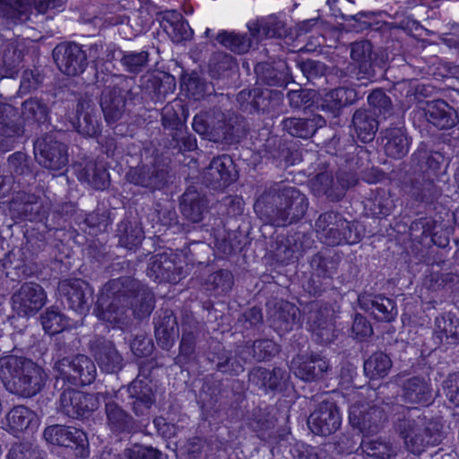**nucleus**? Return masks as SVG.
<instances>
[{
	"label": "nucleus",
	"mask_w": 459,
	"mask_h": 459,
	"mask_svg": "<svg viewBox=\"0 0 459 459\" xmlns=\"http://www.w3.org/2000/svg\"><path fill=\"white\" fill-rule=\"evenodd\" d=\"M106 82H109L100 95V106L108 125L120 121L126 112L127 101H134L138 95L134 80L123 74H111Z\"/></svg>",
	"instance_id": "obj_4"
},
{
	"label": "nucleus",
	"mask_w": 459,
	"mask_h": 459,
	"mask_svg": "<svg viewBox=\"0 0 459 459\" xmlns=\"http://www.w3.org/2000/svg\"><path fill=\"white\" fill-rule=\"evenodd\" d=\"M309 329L332 322L333 310L325 304L312 301L305 308Z\"/></svg>",
	"instance_id": "obj_62"
},
{
	"label": "nucleus",
	"mask_w": 459,
	"mask_h": 459,
	"mask_svg": "<svg viewBox=\"0 0 459 459\" xmlns=\"http://www.w3.org/2000/svg\"><path fill=\"white\" fill-rule=\"evenodd\" d=\"M12 216L23 221H41L47 210L39 196L24 191L17 192L10 201Z\"/></svg>",
	"instance_id": "obj_27"
},
{
	"label": "nucleus",
	"mask_w": 459,
	"mask_h": 459,
	"mask_svg": "<svg viewBox=\"0 0 459 459\" xmlns=\"http://www.w3.org/2000/svg\"><path fill=\"white\" fill-rule=\"evenodd\" d=\"M261 154L275 160L284 161L286 164H292L290 160V151L286 147L284 142L277 135L269 136L263 143Z\"/></svg>",
	"instance_id": "obj_60"
},
{
	"label": "nucleus",
	"mask_w": 459,
	"mask_h": 459,
	"mask_svg": "<svg viewBox=\"0 0 459 459\" xmlns=\"http://www.w3.org/2000/svg\"><path fill=\"white\" fill-rule=\"evenodd\" d=\"M310 266L313 275L323 280L331 279L336 273L339 257L329 249H322L316 253L310 259Z\"/></svg>",
	"instance_id": "obj_51"
},
{
	"label": "nucleus",
	"mask_w": 459,
	"mask_h": 459,
	"mask_svg": "<svg viewBox=\"0 0 459 459\" xmlns=\"http://www.w3.org/2000/svg\"><path fill=\"white\" fill-rule=\"evenodd\" d=\"M351 57L356 63L357 80L370 79L375 76L373 66V46L368 40L353 42L351 45Z\"/></svg>",
	"instance_id": "obj_42"
},
{
	"label": "nucleus",
	"mask_w": 459,
	"mask_h": 459,
	"mask_svg": "<svg viewBox=\"0 0 459 459\" xmlns=\"http://www.w3.org/2000/svg\"><path fill=\"white\" fill-rule=\"evenodd\" d=\"M54 370L57 381L74 386L91 385L97 377L94 362L83 354L63 357L55 363Z\"/></svg>",
	"instance_id": "obj_6"
},
{
	"label": "nucleus",
	"mask_w": 459,
	"mask_h": 459,
	"mask_svg": "<svg viewBox=\"0 0 459 459\" xmlns=\"http://www.w3.org/2000/svg\"><path fill=\"white\" fill-rule=\"evenodd\" d=\"M308 205L307 195L298 187L273 183L257 197L254 210L264 223L285 227L300 221Z\"/></svg>",
	"instance_id": "obj_1"
},
{
	"label": "nucleus",
	"mask_w": 459,
	"mask_h": 459,
	"mask_svg": "<svg viewBox=\"0 0 459 459\" xmlns=\"http://www.w3.org/2000/svg\"><path fill=\"white\" fill-rule=\"evenodd\" d=\"M62 302L72 310L84 314L93 302V291L89 284L80 279L65 280L59 283Z\"/></svg>",
	"instance_id": "obj_18"
},
{
	"label": "nucleus",
	"mask_w": 459,
	"mask_h": 459,
	"mask_svg": "<svg viewBox=\"0 0 459 459\" xmlns=\"http://www.w3.org/2000/svg\"><path fill=\"white\" fill-rule=\"evenodd\" d=\"M385 419L384 410L377 405L356 403L350 407V423L364 436L378 432Z\"/></svg>",
	"instance_id": "obj_22"
},
{
	"label": "nucleus",
	"mask_w": 459,
	"mask_h": 459,
	"mask_svg": "<svg viewBox=\"0 0 459 459\" xmlns=\"http://www.w3.org/2000/svg\"><path fill=\"white\" fill-rule=\"evenodd\" d=\"M181 115L185 116V107L179 101L174 100L164 106L161 109V125L165 133L186 126Z\"/></svg>",
	"instance_id": "obj_57"
},
{
	"label": "nucleus",
	"mask_w": 459,
	"mask_h": 459,
	"mask_svg": "<svg viewBox=\"0 0 459 459\" xmlns=\"http://www.w3.org/2000/svg\"><path fill=\"white\" fill-rule=\"evenodd\" d=\"M43 437L51 445L74 450V454L78 457L84 458L89 455L86 434L79 429L55 424L44 429Z\"/></svg>",
	"instance_id": "obj_11"
},
{
	"label": "nucleus",
	"mask_w": 459,
	"mask_h": 459,
	"mask_svg": "<svg viewBox=\"0 0 459 459\" xmlns=\"http://www.w3.org/2000/svg\"><path fill=\"white\" fill-rule=\"evenodd\" d=\"M165 134L168 137L167 147L178 153L190 152L196 148V140L187 133L186 126Z\"/></svg>",
	"instance_id": "obj_61"
},
{
	"label": "nucleus",
	"mask_w": 459,
	"mask_h": 459,
	"mask_svg": "<svg viewBox=\"0 0 459 459\" xmlns=\"http://www.w3.org/2000/svg\"><path fill=\"white\" fill-rule=\"evenodd\" d=\"M127 404L137 417L148 416L155 404L156 394L151 381L135 378L126 387Z\"/></svg>",
	"instance_id": "obj_24"
},
{
	"label": "nucleus",
	"mask_w": 459,
	"mask_h": 459,
	"mask_svg": "<svg viewBox=\"0 0 459 459\" xmlns=\"http://www.w3.org/2000/svg\"><path fill=\"white\" fill-rule=\"evenodd\" d=\"M117 237L121 247L132 249L142 243L144 235L137 221L125 219L117 225Z\"/></svg>",
	"instance_id": "obj_53"
},
{
	"label": "nucleus",
	"mask_w": 459,
	"mask_h": 459,
	"mask_svg": "<svg viewBox=\"0 0 459 459\" xmlns=\"http://www.w3.org/2000/svg\"><path fill=\"white\" fill-rule=\"evenodd\" d=\"M31 6L30 0H0V17L14 24L30 19Z\"/></svg>",
	"instance_id": "obj_52"
},
{
	"label": "nucleus",
	"mask_w": 459,
	"mask_h": 459,
	"mask_svg": "<svg viewBox=\"0 0 459 459\" xmlns=\"http://www.w3.org/2000/svg\"><path fill=\"white\" fill-rule=\"evenodd\" d=\"M24 132L18 108L0 102V149L6 152L13 148L22 138Z\"/></svg>",
	"instance_id": "obj_16"
},
{
	"label": "nucleus",
	"mask_w": 459,
	"mask_h": 459,
	"mask_svg": "<svg viewBox=\"0 0 459 459\" xmlns=\"http://www.w3.org/2000/svg\"><path fill=\"white\" fill-rule=\"evenodd\" d=\"M141 91L152 102H162L176 89V79L173 75L160 72L147 74L141 78Z\"/></svg>",
	"instance_id": "obj_31"
},
{
	"label": "nucleus",
	"mask_w": 459,
	"mask_h": 459,
	"mask_svg": "<svg viewBox=\"0 0 459 459\" xmlns=\"http://www.w3.org/2000/svg\"><path fill=\"white\" fill-rule=\"evenodd\" d=\"M207 207L208 202L204 195L198 192L195 186H189L181 196V212L189 221H201L207 212Z\"/></svg>",
	"instance_id": "obj_43"
},
{
	"label": "nucleus",
	"mask_w": 459,
	"mask_h": 459,
	"mask_svg": "<svg viewBox=\"0 0 459 459\" xmlns=\"http://www.w3.org/2000/svg\"><path fill=\"white\" fill-rule=\"evenodd\" d=\"M107 425L114 434H130L136 431L134 419L114 401L105 404Z\"/></svg>",
	"instance_id": "obj_39"
},
{
	"label": "nucleus",
	"mask_w": 459,
	"mask_h": 459,
	"mask_svg": "<svg viewBox=\"0 0 459 459\" xmlns=\"http://www.w3.org/2000/svg\"><path fill=\"white\" fill-rule=\"evenodd\" d=\"M34 153L38 163L49 170H61L69 161L67 145L58 139L56 133L38 138L34 143Z\"/></svg>",
	"instance_id": "obj_10"
},
{
	"label": "nucleus",
	"mask_w": 459,
	"mask_h": 459,
	"mask_svg": "<svg viewBox=\"0 0 459 459\" xmlns=\"http://www.w3.org/2000/svg\"><path fill=\"white\" fill-rule=\"evenodd\" d=\"M310 187L316 196H325L331 202L341 200L334 178L329 172L318 173L310 180Z\"/></svg>",
	"instance_id": "obj_54"
},
{
	"label": "nucleus",
	"mask_w": 459,
	"mask_h": 459,
	"mask_svg": "<svg viewBox=\"0 0 459 459\" xmlns=\"http://www.w3.org/2000/svg\"><path fill=\"white\" fill-rule=\"evenodd\" d=\"M235 68H237L235 58L225 52H215L209 59L208 73L213 79L228 77Z\"/></svg>",
	"instance_id": "obj_55"
},
{
	"label": "nucleus",
	"mask_w": 459,
	"mask_h": 459,
	"mask_svg": "<svg viewBox=\"0 0 459 459\" xmlns=\"http://www.w3.org/2000/svg\"><path fill=\"white\" fill-rule=\"evenodd\" d=\"M392 367L391 359L383 352L373 353L364 362V371L371 378L384 377Z\"/></svg>",
	"instance_id": "obj_63"
},
{
	"label": "nucleus",
	"mask_w": 459,
	"mask_h": 459,
	"mask_svg": "<svg viewBox=\"0 0 459 459\" xmlns=\"http://www.w3.org/2000/svg\"><path fill=\"white\" fill-rule=\"evenodd\" d=\"M358 304L377 322L392 323L398 315L395 301L382 294L361 293L358 297Z\"/></svg>",
	"instance_id": "obj_23"
},
{
	"label": "nucleus",
	"mask_w": 459,
	"mask_h": 459,
	"mask_svg": "<svg viewBox=\"0 0 459 459\" xmlns=\"http://www.w3.org/2000/svg\"><path fill=\"white\" fill-rule=\"evenodd\" d=\"M22 115L24 120L44 124L48 120L49 108L43 100L30 98L22 104Z\"/></svg>",
	"instance_id": "obj_58"
},
{
	"label": "nucleus",
	"mask_w": 459,
	"mask_h": 459,
	"mask_svg": "<svg viewBox=\"0 0 459 459\" xmlns=\"http://www.w3.org/2000/svg\"><path fill=\"white\" fill-rule=\"evenodd\" d=\"M385 153L393 159L405 157L410 150L411 138L403 127H390L381 132Z\"/></svg>",
	"instance_id": "obj_38"
},
{
	"label": "nucleus",
	"mask_w": 459,
	"mask_h": 459,
	"mask_svg": "<svg viewBox=\"0 0 459 459\" xmlns=\"http://www.w3.org/2000/svg\"><path fill=\"white\" fill-rule=\"evenodd\" d=\"M271 324L274 328L282 332H289L299 322V308L287 301H281L270 312Z\"/></svg>",
	"instance_id": "obj_46"
},
{
	"label": "nucleus",
	"mask_w": 459,
	"mask_h": 459,
	"mask_svg": "<svg viewBox=\"0 0 459 459\" xmlns=\"http://www.w3.org/2000/svg\"><path fill=\"white\" fill-rule=\"evenodd\" d=\"M281 125L282 130L291 136L308 139L325 125V120L319 115H313L308 117H286Z\"/></svg>",
	"instance_id": "obj_41"
},
{
	"label": "nucleus",
	"mask_w": 459,
	"mask_h": 459,
	"mask_svg": "<svg viewBox=\"0 0 459 459\" xmlns=\"http://www.w3.org/2000/svg\"><path fill=\"white\" fill-rule=\"evenodd\" d=\"M182 273L177 266L176 257L172 254L160 253L152 255L147 265L146 274L154 281H178Z\"/></svg>",
	"instance_id": "obj_33"
},
{
	"label": "nucleus",
	"mask_w": 459,
	"mask_h": 459,
	"mask_svg": "<svg viewBox=\"0 0 459 459\" xmlns=\"http://www.w3.org/2000/svg\"><path fill=\"white\" fill-rule=\"evenodd\" d=\"M35 413L24 405L14 406L6 415L8 427L13 432H22L29 428Z\"/></svg>",
	"instance_id": "obj_64"
},
{
	"label": "nucleus",
	"mask_w": 459,
	"mask_h": 459,
	"mask_svg": "<svg viewBox=\"0 0 459 459\" xmlns=\"http://www.w3.org/2000/svg\"><path fill=\"white\" fill-rule=\"evenodd\" d=\"M215 39L223 47L237 54H244L251 48V38L247 34L222 30Z\"/></svg>",
	"instance_id": "obj_59"
},
{
	"label": "nucleus",
	"mask_w": 459,
	"mask_h": 459,
	"mask_svg": "<svg viewBox=\"0 0 459 459\" xmlns=\"http://www.w3.org/2000/svg\"><path fill=\"white\" fill-rule=\"evenodd\" d=\"M48 375L30 359L13 355L0 358V380L12 394L31 398L45 387Z\"/></svg>",
	"instance_id": "obj_3"
},
{
	"label": "nucleus",
	"mask_w": 459,
	"mask_h": 459,
	"mask_svg": "<svg viewBox=\"0 0 459 459\" xmlns=\"http://www.w3.org/2000/svg\"><path fill=\"white\" fill-rule=\"evenodd\" d=\"M393 427L406 451L414 455H421L442 440L440 424L417 409L398 405Z\"/></svg>",
	"instance_id": "obj_2"
},
{
	"label": "nucleus",
	"mask_w": 459,
	"mask_h": 459,
	"mask_svg": "<svg viewBox=\"0 0 459 459\" xmlns=\"http://www.w3.org/2000/svg\"><path fill=\"white\" fill-rule=\"evenodd\" d=\"M357 138L362 143H370L374 140L378 130V121L375 114L366 108H358L351 119Z\"/></svg>",
	"instance_id": "obj_45"
},
{
	"label": "nucleus",
	"mask_w": 459,
	"mask_h": 459,
	"mask_svg": "<svg viewBox=\"0 0 459 459\" xmlns=\"http://www.w3.org/2000/svg\"><path fill=\"white\" fill-rule=\"evenodd\" d=\"M111 285L115 292L125 289L132 317L143 319L151 315L155 306L154 295L141 281L129 276H123L111 280Z\"/></svg>",
	"instance_id": "obj_7"
},
{
	"label": "nucleus",
	"mask_w": 459,
	"mask_h": 459,
	"mask_svg": "<svg viewBox=\"0 0 459 459\" xmlns=\"http://www.w3.org/2000/svg\"><path fill=\"white\" fill-rule=\"evenodd\" d=\"M249 381L265 392H281L290 380V373L279 367L272 370L263 368H254L249 372Z\"/></svg>",
	"instance_id": "obj_32"
},
{
	"label": "nucleus",
	"mask_w": 459,
	"mask_h": 459,
	"mask_svg": "<svg viewBox=\"0 0 459 459\" xmlns=\"http://www.w3.org/2000/svg\"><path fill=\"white\" fill-rule=\"evenodd\" d=\"M435 178L431 172H424L423 166L412 168L406 175L403 184L407 192L416 200L420 202H432L437 199L441 191L435 183Z\"/></svg>",
	"instance_id": "obj_20"
},
{
	"label": "nucleus",
	"mask_w": 459,
	"mask_h": 459,
	"mask_svg": "<svg viewBox=\"0 0 459 459\" xmlns=\"http://www.w3.org/2000/svg\"><path fill=\"white\" fill-rule=\"evenodd\" d=\"M330 368L329 361L320 354H298L290 362L293 374L306 382L322 379Z\"/></svg>",
	"instance_id": "obj_26"
},
{
	"label": "nucleus",
	"mask_w": 459,
	"mask_h": 459,
	"mask_svg": "<svg viewBox=\"0 0 459 459\" xmlns=\"http://www.w3.org/2000/svg\"><path fill=\"white\" fill-rule=\"evenodd\" d=\"M203 335L202 325L194 318L186 316L182 323L178 354L174 358L176 365L184 368L197 362V346Z\"/></svg>",
	"instance_id": "obj_12"
},
{
	"label": "nucleus",
	"mask_w": 459,
	"mask_h": 459,
	"mask_svg": "<svg viewBox=\"0 0 459 459\" xmlns=\"http://www.w3.org/2000/svg\"><path fill=\"white\" fill-rule=\"evenodd\" d=\"M248 129V124L243 116L221 110V117L213 132L212 142L222 145L238 143L246 137Z\"/></svg>",
	"instance_id": "obj_19"
},
{
	"label": "nucleus",
	"mask_w": 459,
	"mask_h": 459,
	"mask_svg": "<svg viewBox=\"0 0 459 459\" xmlns=\"http://www.w3.org/2000/svg\"><path fill=\"white\" fill-rule=\"evenodd\" d=\"M358 100L357 91L349 87H338L328 91L323 99L321 107L333 117L340 116L343 108Z\"/></svg>",
	"instance_id": "obj_44"
},
{
	"label": "nucleus",
	"mask_w": 459,
	"mask_h": 459,
	"mask_svg": "<svg viewBox=\"0 0 459 459\" xmlns=\"http://www.w3.org/2000/svg\"><path fill=\"white\" fill-rule=\"evenodd\" d=\"M220 117H221V109L218 107L202 110L194 117L193 129L204 139L212 142Z\"/></svg>",
	"instance_id": "obj_49"
},
{
	"label": "nucleus",
	"mask_w": 459,
	"mask_h": 459,
	"mask_svg": "<svg viewBox=\"0 0 459 459\" xmlns=\"http://www.w3.org/2000/svg\"><path fill=\"white\" fill-rule=\"evenodd\" d=\"M169 173V163L165 159L157 156L148 163L130 168L126 178L131 184L154 192L167 186Z\"/></svg>",
	"instance_id": "obj_9"
},
{
	"label": "nucleus",
	"mask_w": 459,
	"mask_h": 459,
	"mask_svg": "<svg viewBox=\"0 0 459 459\" xmlns=\"http://www.w3.org/2000/svg\"><path fill=\"white\" fill-rule=\"evenodd\" d=\"M294 63L306 80L313 85L320 86L327 83L330 76L334 75L341 79L346 75L345 72L338 66H329L320 60L298 56L294 59Z\"/></svg>",
	"instance_id": "obj_29"
},
{
	"label": "nucleus",
	"mask_w": 459,
	"mask_h": 459,
	"mask_svg": "<svg viewBox=\"0 0 459 459\" xmlns=\"http://www.w3.org/2000/svg\"><path fill=\"white\" fill-rule=\"evenodd\" d=\"M98 408V396L93 394L67 388L59 396V411L72 419L87 418Z\"/></svg>",
	"instance_id": "obj_14"
},
{
	"label": "nucleus",
	"mask_w": 459,
	"mask_h": 459,
	"mask_svg": "<svg viewBox=\"0 0 459 459\" xmlns=\"http://www.w3.org/2000/svg\"><path fill=\"white\" fill-rule=\"evenodd\" d=\"M77 178L96 190H104L109 185V174L101 162H87L78 169Z\"/></svg>",
	"instance_id": "obj_48"
},
{
	"label": "nucleus",
	"mask_w": 459,
	"mask_h": 459,
	"mask_svg": "<svg viewBox=\"0 0 459 459\" xmlns=\"http://www.w3.org/2000/svg\"><path fill=\"white\" fill-rule=\"evenodd\" d=\"M24 44L18 39H8L4 44L0 62V79L13 78L19 72L24 56Z\"/></svg>",
	"instance_id": "obj_40"
},
{
	"label": "nucleus",
	"mask_w": 459,
	"mask_h": 459,
	"mask_svg": "<svg viewBox=\"0 0 459 459\" xmlns=\"http://www.w3.org/2000/svg\"><path fill=\"white\" fill-rule=\"evenodd\" d=\"M342 424V417L336 403L333 401H323L307 419L310 430L320 436H329L336 432Z\"/></svg>",
	"instance_id": "obj_21"
},
{
	"label": "nucleus",
	"mask_w": 459,
	"mask_h": 459,
	"mask_svg": "<svg viewBox=\"0 0 459 459\" xmlns=\"http://www.w3.org/2000/svg\"><path fill=\"white\" fill-rule=\"evenodd\" d=\"M237 178L234 161L227 154L213 158L203 173L204 184L213 190H222Z\"/></svg>",
	"instance_id": "obj_15"
},
{
	"label": "nucleus",
	"mask_w": 459,
	"mask_h": 459,
	"mask_svg": "<svg viewBox=\"0 0 459 459\" xmlns=\"http://www.w3.org/2000/svg\"><path fill=\"white\" fill-rule=\"evenodd\" d=\"M394 208V200L390 194L384 189H379L374 196L364 202V209L372 216H387Z\"/></svg>",
	"instance_id": "obj_56"
},
{
	"label": "nucleus",
	"mask_w": 459,
	"mask_h": 459,
	"mask_svg": "<svg viewBox=\"0 0 459 459\" xmlns=\"http://www.w3.org/2000/svg\"><path fill=\"white\" fill-rule=\"evenodd\" d=\"M89 349L102 371L114 374L123 368L124 359L111 341L97 337L90 342Z\"/></svg>",
	"instance_id": "obj_28"
},
{
	"label": "nucleus",
	"mask_w": 459,
	"mask_h": 459,
	"mask_svg": "<svg viewBox=\"0 0 459 459\" xmlns=\"http://www.w3.org/2000/svg\"><path fill=\"white\" fill-rule=\"evenodd\" d=\"M154 333L157 344L165 351H169L175 343L178 331L177 317L173 310L161 308L154 318Z\"/></svg>",
	"instance_id": "obj_34"
},
{
	"label": "nucleus",
	"mask_w": 459,
	"mask_h": 459,
	"mask_svg": "<svg viewBox=\"0 0 459 459\" xmlns=\"http://www.w3.org/2000/svg\"><path fill=\"white\" fill-rule=\"evenodd\" d=\"M396 381L401 387V398L409 404H429L432 399V388L425 377L413 376L403 379L398 375Z\"/></svg>",
	"instance_id": "obj_30"
},
{
	"label": "nucleus",
	"mask_w": 459,
	"mask_h": 459,
	"mask_svg": "<svg viewBox=\"0 0 459 459\" xmlns=\"http://www.w3.org/2000/svg\"><path fill=\"white\" fill-rule=\"evenodd\" d=\"M111 280L105 285L98 304V316L111 325L123 328L132 319L124 288L115 293L112 290Z\"/></svg>",
	"instance_id": "obj_8"
},
{
	"label": "nucleus",
	"mask_w": 459,
	"mask_h": 459,
	"mask_svg": "<svg viewBox=\"0 0 459 459\" xmlns=\"http://www.w3.org/2000/svg\"><path fill=\"white\" fill-rule=\"evenodd\" d=\"M44 289L35 282H25L12 296L13 309L20 316L36 315L46 303Z\"/></svg>",
	"instance_id": "obj_17"
},
{
	"label": "nucleus",
	"mask_w": 459,
	"mask_h": 459,
	"mask_svg": "<svg viewBox=\"0 0 459 459\" xmlns=\"http://www.w3.org/2000/svg\"><path fill=\"white\" fill-rule=\"evenodd\" d=\"M435 336L445 346L453 347L459 343V320L450 314L436 318Z\"/></svg>",
	"instance_id": "obj_50"
},
{
	"label": "nucleus",
	"mask_w": 459,
	"mask_h": 459,
	"mask_svg": "<svg viewBox=\"0 0 459 459\" xmlns=\"http://www.w3.org/2000/svg\"><path fill=\"white\" fill-rule=\"evenodd\" d=\"M255 72L261 82L276 87H286L290 82H294L290 67L282 60L273 65L259 63L255 67Z\"/></svg>",
	"instance_id": "obj_36"
},
{
	"label": "nucleus",
	"mask_w": 459,
	"mask_h": 459,
	"mask_svg": "<svg viewBox=\"0 0 459 459\" xmlns=\"http://www.w3.org/2000/svg\"><path fill=\"white\" fill-rule=\"evenodd\" d=\"M157 21L160 26L174 42L188 40L193 36V30L183 15L175 11L169 10L159 13Z\"/></svg>",
	"instance_id": "obj_35"
},
{
	"label": "nucleus",
	"mask_w": 459,
	"mask_h": 459,
	"mask_svg": "<svg viewBox=\"0 0 459 459\" xmlns=\"http://www.w3.org/2000/svg\"><path fill=\"white\" fill-rule=\"evenodd\" d=\"M251 36L257 39L264 38H282L288 34V29L283 21L275 15L258 20L248 26Z\"/></svg>",
	"instance_id": "obj_47"
},
{
	"label": "nucleus",
	"mask_w": 459,
	"mask_h": 459,
	"mask_svg": "<svg viewBox=\"0 0 459 459\" xmlns=\"http://www.w3.org/2000/svg\"><path fill=\"white\" fill-rule=\"evenodd\" d=\"M76 131L86 137H96L100 134V124L95 102L91 95L85 93L78 100L76 117L72 122Z\"/></svg>",
	"instance_id": "obj_25"
},
{
	"label": "nucleus",
	"mask_w": 459,
	"mask_h": 459,
	"mask_svg": "<svg viewBox=\"0 0 459 459\" xmlns=\"http://www.w3.org/2000/svg\"><path fill=\"white\" fill-rule=\"evenodd\" d=\"M424 112L427 120L440 130L452 128L459 121L456 110L444 100L427 102Z\"/></svg>",
	"instance_id": "obj_37"
},
{
	"label": "nucleus",
	"mask_w": 459,
	"mask_h": 459,
	"mask_svg": "<svg viewBox=\"0 0 459 459\" xmlns=\"http://www.w3.org/2000/svg\"><path fill=\"white\" fill-rule=\"evenodd\" d=\"M52 56L58 69L67 76L82 74L88 65L86 50L74 42L58 44Z\"/></svg>",
	"instance_id": "obj_13"
},
{
	"label": "nucleus",
	"mask_w": 459,
	"mask_h": 459,
	"mask_svg": "<svg viewBox=\"0 0 459 459\" xmlns=\"http://www.w3.org/2000/svg\"><path fill=\"white\" fill-rule=\"evenodd\" d=\"M316 230L320 239L327 246L342 243L353 245L363 237L359 222L349 221L334 212L322 213L316 221Z\"/></svg>",
	"instance_id": "obj_5"
}]
</instances>
